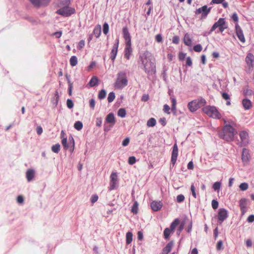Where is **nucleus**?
Returning a JSON list of instances; mask_svg holds the SVG:
<instances>
[{
    "label": "nucleus",
    "mask_w": 254,
    "mask_h": 254,
    "mask_svg": "<svg viewBox=\"0 0 254 254\" xmlns=\"http://www.w3.org/2000/svg\"><path fill=\"white\" fill-rule=\"evenodd\" d=\"M141 66L144 71L149 75L156 72L155 60L152 54L148 51H145L139 57Z\"/></svg>",
    "instance_id": "nucleus-1"
},
{
    "label": "nucleus",
    "mask_w": 254,
    "mask_h": 254,
    "mask_svg": "<svg viewBox=\"0 0 254 254\" xmlns=\"http://www.w3.org/2000/svg\"><path fill=\"white\" fill-rule=\"evenodd\" d=\"M224 124H226L224 126L222 132L221 133V137L227 140L231 141L233 139L234 136L237 133V131L234 127L226 124V121L225 119H223Z\"/></svg>",
    "instance_id": "nucleus-2"
},
{
    "label": "nucleus",
    "mask_w": 254,
    "mask_h": 254,
    "mask_svg": "<svg viewBox=\"0 0 254 254\" xmlns=\"http://www.w3.org/2000/svg\"><path fill=\"white\" fill-rule=\"evenodd\" d=\"M202 111L210 118L215 119H220L222 116L216 107L206 106L202 108Z\"/></svg>",
    "instance_id": "nucleus-3"
},
{
    "label": "nucleus",
    "mask_w": 254,
    "mask_h": 254,
    "mask_svg": "<svg viewBox=\"0 0 254 254\" xmlns=\"http://www.w3.org/2000/svg\"><path fill=\"white\" fill-rule=\"evenodd\" d=\"M116 123L115 115L113 113L108 114L105 118L104 124V130L108 132L113 127Z\"/></svg>",
    "instance_id": "nucleus-4"
},
{
    "label": "nucleus",
    "mask_w": 254,
    "mask_h": 254,
    "mask_svg": "<svg viewBox=\"0 0 254 254\" xmlns=\"http://www.w3.org/2000/svg\"><path fill=\"white\" fill-rule=\"evenodd\" d=\"M127 84V80L125 73L120 72L118 74V77L115 83V87L118 89H122Z\"/></svg>",
    "instance_id": "nucleus-5"
},
{
    "label": "nucleus",
    "mask_w": 254,
    "mask_h": 254,
    "mask_svg": "<svg viewBox=\"0 0 254 254\" xmlns=\"http://www.w3.org/2000/svg\"><path fill=\"white\" fill-rule=\"evenodd\" d=\"M62 144L64 149L68 150L70 152H73L74 149L75 142L73 137L72 136L67 138H64L61 140Z\"/></svg>",
    "instance_id": "nucleus-6"
},
{
    "label": "nucleus",
    "mask_w": 254,
    "mask_h": 254,
    "mask_svg": "<svg viewBox=\"0 0 254 254\" xmlns=\"http://www.w3.org/2000/svg\"><path fill=\"white\" fill-rule=\"evenodd\" d=\"M217 28H219V31L220 32H223L224 30L227 28L224 18H219V20L216 22H215L211 27L210 30V33L212 32Z\"/></svg>",
    "instance_id": "nucleus-7"
},
{
    "label": "nucleus",
    "mask_w": 254,
    "mask_h": 254,
    "mask_svg": "<svg viewBox=\"0 0 254 254\" xmlns=\"http://www.w3.org/2000/svg\"><path fill=\"white\" fill-rule=\"evenodd\" d=\"M205 103V101L204 99L193 100L188 103V107L190 112H194L200 107V104H203Z\"/></svg>",
    "instance_id": "nucleus-8"
},
{
    "label": "nucleus",
    "mask_w": 254,
    "mask_h": 254,
    "mask_svg": "<svg viewBox=\"0 0 254 254\" xmlns=\"http://www.w3.org/2000/svg\"><path fill=\"white\" fill-rule=\"evenodd\" d=\"M118 180L116 173L112 172L110 176V186L108 188L109 190L116 189L118 187Z\"/></svg>",
    "instance_id": "nucleus-9"
},
{
    "label": "nucleus",
    "mask_w": 254,
    "mask_h": 254,
    "mask_svg": "<svg viewBox=\"0 0 254 254\" xmlns=\"http://www.w3.org/2000/svg\"><path fill=\"white\" fill-rule=\"evenodd\" d=\"M211 8V7L208 8V6L205 5L197 9L195 11V13L196 15L201 14V19H204L207 17L210 11Z\"/></svg>",
    "instance_id": "nucleus-10"
},
{
    "label": "nucleus",
    "mask_w": 254,
    "mask_h": 254,
    "mask_svg": "<svg viewBox=\"0 0 254 254\" xmlns=\"http://www.w3.org/2000/svg\"><path fill=\"white\" fill-rule=\"evenodd\" d=\"M74 12L75 10L74 8L68 6H65L59 9L57 12L59 14L67 17L74 13Z\"/></svg>",
    "instance_id": "nucleus-11"
},
{
    "label": "nucleus",
    "mask_w": 254,
    "mask_h": 254,
    "mask_svg": "<svg viewBox=\"0 0 254 254\" xmlns=\"http://www.w3.org/2000/svg\"><path fill=\"white\" fill-rule=\"evenodd\" d=\"M254 61V56L251 53H249L246 58V62L247 65L248 72H251L253 69V63Z\"/></svg>",
    "instance_id": "nucleus-12"
},
{
    "label": "nucleus",
    "mask_w": 254,
    "mask_h": 254,
    "mask_svg": "<svg viewBox=\"0 0 254 254\" xmlns=\"http://www.w3.org/2000/svg\"><path fill=\"white\" fill-rule=\"evenodd\" d=\"M119 44V40L117 39L116 40V43L114 44L112 51L110 53V58L113 62H114L116 59L117 56V54L118 53V49Z\"/></svg>",
    "instance_id": "nucleus-13"
},
{
    "label": "nucleus",
    "mask_w": 254,
    "mask_h": 254,
    "mask_svg": "<svg viewBox=\"0 0 254 254\" xmlns=\"http://www.w3.org/2000/svg\"><path fill=\"white\" fill-rule=\"evenodd\" d=\"M228 217V211L225 208H220L218 210V219L222 222Z\"/></svg>",
    "instance_id": "nucleus-14"
},
{
    "label": "nucleus",
    "mask_w": 254,
    "mask_h": 254,
    "mask_svg": "<svg viewBox=\"0 0 254 254\" xmlns=\"http://www.w3.org/2000/svg\"><path fill=\"white\" fill-rule=\"evenodd\" d=\"M178 155V148L176 143H175L173 147L171 156V163L174 165L176 162Z\"/></svg>",
    "instance_id": "nucleus-15"
},
{
    "label": "nucleus",
    "mask_w": 254,
    "mask_h": 254,
    "mask_svg": "<svg viewBox=\"0 0 254 254\" xmlns=\"http://www.w3.org/2000/svg\"><path fill=\"white\" fill-rule=\"evenodd\" d=\"M235 29L237 36L239 40L242 43H245L246 40L243 31L238 23H237L235 25Z\"/></svg>",
    "instance_id": "nucleus-16"
},
{
    "label": "nucleus",
    "mask_w": 254,
    "mask_h": 254,
    "mask_svg": "<svg viewBox=\"0 0 254 254\" xmlns=\"http://www.w3.org/2000/svg\"><path fill=\"white\" fill-rule=\"evenodd\" d=\"M123 37L125 41V44H131V36L127 27L123 28Z\"/></svg>",
    "instance_id": "nucleus-17"
},
{
    "label": "nucleus",
    "mask_w": 254,
    "mask_h": 254,
    "mask_svg": "<svg viewBox=\"0 0 254 254\" xmlns=\"http://www.w3.org/2000/svg\"><path fill=\"white\" fill-rule=\"evenodd\" d=\"M248 199L245 198H242L239 201V205L242 215H244L247 211Z\"/></svg>",
    "instance_id": "nucleus-18"
},
{
    "label": "nucleus",
    "mask_w": 254,
    "mask_h": 254,
    "mask_svg": "<svg viewBox=\"0 0 254 254\" xmlns=\"http://www.w3.org/2000/svg\"><path fill=\"white\" fill-rule=\"evenodd\" d=\"M35 176V171L32 169H28L26 172V178L28 182L34 180Z\"/></svg>",
    "instance_id": "nucleus-19"
},
{
    "label": "nucleus",
    "mask_w": 254,
    "mask_h": 254,
    "mask_svg": "<svg viewBox=\"0 0 254 254\" xmlns=\"http://www.w3.org/2000/svg\"><path fill=\"white\" fill-rule=\"evenodd\" d=\"M126 47L125 49V57L129 60L132 53V49L131 48V44H125Z\"/></svg>",
    "instance_id": "nucleus-20"
},
{
    "label": "nucleus",
    "mask_w": 254,
    "mask_h": 254,
    "mask_svg": "<svg viewBox=\"0 0 254 254\" xmlns=\"http://www.w3.org/2000/svg\"><path fill=\"white\" fill-rule=\"evenodd\" d=\"M240 137L241 138L242 142L246 144L249 141V134L246 131H242L239 133Z\"/></svg>",
    "instance_id": "nucleus-21"
},
{
    "label": "nucleus",
    "mask_w": 254,
    "mask_h": 254,
    "mask_svg": "<svg viewBox=\"0 0 254 254\" xmlns=\"http://www.w3.org/2000/svg\"><path fill=\"white\" fill-rule=\"evenodd\" d=\"M152 209L154 211H157L160 210L162 207V203L159 201H153L151 204Z\"/></svg>",
    "instance_id": "nucleus-22"
},
{
    "label": "nucleus",
    "mask_w": 254,
    "mask_h": 254,
    "mask_svg": "<svg viewBox=\"0 0 254 254\" xmlns=\"http://www.w3.org/2000/svg\"><path fill=\"white\" fill-rule=\"evenodd\" d=\"M250 159V155L249 153V151L246 149L244 148L242 151V160L244 164L247 163Z\"/></svg>",
    "instance_id": "nucleus-23"
},
{
    "label": "nucleus",
    "mask_w": 254,
    "mask_h": 254,
    "mask_svg": "<svg viewBox=\"0 0 254 254\" xmlns=\"http://www.w3.org/2000/svg\"><path fill=\"white\" fill-rule=\"evenodd\" d=\"M242 104L244 108L246 110H249L252 106L251 101L248 99H243Z\"/></svg>",
    "instance_id": "nucleus-24"
},
{
    "label": "nucleus",
    "mask_w": 254,
    "mask_h": 254,
    "mask_svg": "<svg viewBox=\"0 0 254 254\" xmlns=\"http://www.w3.org/2000/svg\"><path fill=\"white\" fill-rule=\"evenodd\" d=\"M184 42L185 45L188 46H191L192 45V40L190 35L188 33H186L185 35L184 38Z\"/></svg>",
    "instance_id": "nucleus-25"
},
{
    "label": "nucleus",
    "mask_w": 254,
    "mask_h": 254,
    "mask_svg": "<svg viewBox=\"0 0 254 254\" xmlns=\"http://www.w3.org/2000/svg\"><path fill=\"white\" fill-rule=\"evenodd\" d=\"M174 245V243L173 242H170L169 243L167 246L164 248L163 250V254H168L170 253L172 249V247Z\"/></svg>",
    "instance_id": "nucleus-26"
},
{
    "label": "nucleus",
    "mask_w": 254,
    "mask_h": 254,
    "mask_svg": "<svg viewBox=\"0 0 254 254\" xmlns=\"http://www.w3.org/2000/svg\"><path fill=\"white\" fill-rule=\"evenodd\" d=\"M98 82L99 80L97 77L94 76L90 79L88 84L90 87H94L98 85Z\"/></svg>",
    "instance_id": "nucleus-27"
},
{
    "label": "nucleus",
    "mask_w": 254,
    "mask_h": 254,
    "mask_svg": "<svg viewBox=\"0 0 254 254\" xmlns=\"http://www.w3.org/2000/svg\"><path fill=\"white\" fill-rule=\"evenodd\" d=\"M93 33L96 38L99 37L101 33V28L100 25H98L94 28Z\"/></svg>",
    "instance_id": "nucleus-28"
},
{
    "label": "nucleus",
    "mask_w": 254,
    "mask_h": 254,
    "mask_svg": "<svg viewBox=\"0 0 254 254\" xmlns=\"http://www.w3.org/2000/svg\"><path fill=\"white\" fill-rule=\"evenodd\" d=\"M221 187V183L220 182H216L214 183L212 186V188L215 191L219 192Z\"/></svg>",
    "instance_id": "nucleus-29"
},
{
    "label": "nucleus",
    "mask_w": 254,
    "mask_h": 254,
    "mask_svg": "<svg viewBox=\"0 0 254 254\" xmlns=\"http://www.w3.org/2000/svg\"><path fill=\"white\" fill-rule=\"evenodd\" d=\"M156 120L153 118L149 119L147 122V126L148 127H153L156 125Z\"/></svg>",
    "instance_id": "nucleus-30"
},
{
    "label": "nucleus",
    "mask_w": 254,
    "mask_h": 254,
    "mask_svg": "<svg viewBox=\"0 0 254 254\" xmlns=\"http://www.w3.org/2000/svg\"><path fill=\"white\" fill-rule=\"evenodd\" d=\"M173 231L169 228H166L164 231V237L165 239H168L169 238V236L171 233H173Z\"/></svg>",
    "instance_id": "nucleus-31"
},
{
    "label": "nucleus",
    "mask_w": 254,
    "mask_h": 254,
    "mask_svg": "<svg viewBox=\"0 0 254 254\" xmlns=\"http://www.w3.org/2000/svg\"><path fill=\"white\" fill-rule=\"evenodd\" d=\"M132 241V234L130 232H128L126 234V243L127 244H129Z\"/></svg>",
    "instance_id": "nucleus-32"
},
{
    "label": "nucleus",
    "mask_w": 254,
    "mask_h": 254,
    "mask_svg": "<svg viewBox=\"0 0 254 254\" xmlns=\"http://www.w3.org/2000/svg\"><path fill=\"white\" fill-rule=\"evenodd\" d=\"M118 116L121 118H125L127 115V112L124 108H120L118 111Z\"/></svg>",
    "instance_id": "nucleus-33"
},
{
    "label": "nucleus",
    "mask_w": 254,
    "mask_h": 254,
    "mask_svg": "<svg viewBox=\"0 0 254 254\" xmlns=\"http://www.w3.org/2000/svg\"><path fill=\"white\" fill-rule=\"evenodd\" d=\"M59 100V95L58 91H56L55 94V96L52 100V102L56 106L58 105Z\"/></svg>",
    "instance_id": "nucleus-34"
},
{
    "label": "nucleus",
    "mask_w": 254,
    "mask_h": 254,
    "mask_svg": "<svg viewBox=\"0 0 254 254\" xmlns=\"http://www.w3.org/2000/svg\"><path fill=\"white\" fill-rule=\"evenodd\" d=\"M69 62L71 66H75L77 64V59L76 57L74 56H72L70 59Z\"/></svg>",
    "instance_id": "nucleus-35"
},
{
    "label": "nucleus",
    "mask_w": 254,
    "mask_h": 254,
    "mask_svg": "<svg viewBox=\"0 0 254 254\" xmlns=\"http://www.w3.org/2000/svg\"><path fill=\"white\" fill-rule=\"evenodd\" d=\"M106 90L105 89H102L99 92L98 95V98L100 100L104 99L106 96Z\"/></svg>",
    "instance_id": "nucleus-36"
},
{
    "label": "nucleus",
    "mask_w": 254,
    "mask_h": 254,
    "mask_svg": "<svg viewBox=\"0 0 254 254\" xmlns=\"http://www.w3.org/2000/svg\"><path fill=\"white\" fill-rule=\"evenodd\" d=\"M179 224V220L178 219H176L171 224L170 229L174 232L176 227Z\"/></svg>",
    "instance_id": "nucleus-37"
},
{
    "label": "nucleus",
    "mask_w": 254,
    "mask_h": 254,
    "mask_svg": "<svg viewBox=\"0 0 254 254\" xmlns=\"http://www.w3.org/2000/svg\"><path fill=\"white\" fill-rule=\"evenodd\" d=\"M171 101H172V112L175 113L176 112V105H177V101L175 98H171Z\"/></svg>",
    "instance_id": "nucleus-38"
},
{
    "label": "nucleus",
    "mask_w": 254,
    "mask_h": 254,
    "mask_svg": "<svg viewBox=\"0 0 254 254\" xmlns=\"http://www.w3.org/2000/svg\"><path fill=\"white\" fill-rule=\"evenodd\" d=\"M138 204L137 201H135L131 208V212L136 214L138 212Z\"/></svg>",
    "instance_id": "nucleus-39"
},
{
    "label": "nucleus",
    "mask_w": 254,
    "mask_h": 254,
    "mask_svg": "<svg viewBox=\"0 0 254 254\" xmlns=\"http://www.w3.org/2000/svg\"><path fill=\"white\" fill-rule=\"evenodd\" d=\"M60 148H61V146H60V144L57 143V144H56L55 145H53L52 147V150L54 153H58L60 150Z\"/></svg>",
    "instance_id": "nucleus-40"
},
{
    "label": "nucleus",
    "mask_w": 254,
    "mask_h": 254,
    "mask_svg": "<svg viewBox=\"0 0 254 254\" xmlns=\"http://www.w3.org/2000/svg\"><path fill=\"white\" fill-rule=\"evenodd\" d=\"M115 98V94L113 92H110L108 96V101L109 103L112 102Z\"/></svg>",
    "instance_id": "nucleus-41"
},
{
    "label": "nucleus",
    "mask_w": 254,
    "mask_h": 254,
    "mask_svg": "<svg viewBox=\"0 0 254 254\" xmlns=\"http://www.w3.org/2000/svg\"><path fill=\"white\" fill-rule=\"evenodd\" d=\"M74 127L78 130H80L82 128V123L80 121L76 122L74 125Z\"/></svg>",
    "instance_id": "nucleus-42"
},
{
    "label": "nucleus",
    "mask_w": 254,
    "mask_h": 254,
    "mask_svg": "<svg viewBox=\"0 0 254 254\" xmlns=\"http://www.w3.org/2000/svg\"><path fill=\"white\" fill-rule=\"evenodd\" d=\"M249 185L247 183H243L239 186L240 189L242 191H245L248 189Z\"/></svg>",
    "instance_id": "nucleus-43"
},
{
    "label": "nucleus",
    "mask_w": 254,
    "mask_h": 254,
    "mask_svg": "<svg viewBox=\"0 0 254 254\" xmlns=\"http://www.w3.org/2000/svg\"><path fill=\"white\" fill-rule=\"evenodd\" d=\"M109 29V25L108 24V23L106 22L104 23L103 25V33L105 35H106L108 33Z\"/></svg>",
    "instance_id": "nucleus-44"
},
{
    "label": "nucleus",
    "mask_w": 254,
    "mask_h": 254,
    "mask_svg": "<svg viewBox=\"0 0 254 254\" xmlns=\"http://www.w3.org/2000/svg\"><path fill=\"white\" fill-rule=\"evenodd\" d=\"M30 2L35 6H42V3L41 0H29Z\"/></svg>",
    "instance_id": "nucleus-45"
},
{
    "label": "nucleus",
    "mask_w": 254,
    "mask_h": 254,
    "mask_svg": "<svg viewBox=\"0 0 254 254\" xmlns=\"http://www.w3.org/2000/svg\"><path fill=\"white\" fill-rule=\"evenodd\" d=\"M136 158L134 156H130L128 158V163L130 165H133L136 162Z\"/></svg>",
    "instance_id": "nucleus-46"
},
{
    "label": "nucleus",
    "mask_w": 254,
    "mask_h": 254,
    "mask_svg": "<svg viewBox=\"0 0 254 254\" xmlns=\"http://www.w3.org/2000/svg\"><path fill=\"white\" fill-rule=\"evenodd\" d=\"M216 249L218 251H220L223 250V242L221 240H220L218 242L216 245Z\"/></svg>",
    "instance_id": "nucleus-47"
},
{
    "label": "nucleus",
    "mask_w": 254,
    "mask_h": 254,
    "mask_svg": "<svg viewBox=\"0 0 254 254\" xmlns=\"http://www.w3.org/2000/svg\"><path fill=\"white\" fill-rule=\"evenodd\" d=\"M202 47L200 44H197L194 46L193 50L196 52H200L202 50Z\"/></svg>",
    "instance_id": "nucleus-48"
},
{
    "label": "nucleus",
    "mask_w": 254,
    "mask_h": 254,
    "mask_svg": "<svg viewBox=\"0 0 254 254\" xmlns=\"http://www.w3.org/2000/svg\"><path fill=\"white\" fill-rule=\"evenodd\" d=\"M66 105L69 109H71L73 107V103L72 101L69 99L67 100Z\"/></svg>",
    "instance_id": "nucleus-49"
},
{
    "label": "nucleus",
    "mask_w": 254,
    "mask_h": 254,
    "mask_svg": "<svg viewBox=\"0 0 254 254\" xmlns=\"http://www.w3.org/2000/svg\"><path fill=\"white\" fill-rule=\"evenodd\" d=\"M211 204L212 207L214 209H217L218 207V202L216 200H212Z\"/></svg>",
    "instance_id": "nucleus-50"
},
{
    "label": "nucleus",
    "mask_w": 254,
    "mask_h": 254,
    "mask_svg": "<svg viewBox=\"0 0 254 254\" xmlns=\"http://www.w3.org/2000/svg\"><path fill=\"white\" fill-rule=\"evenodd\" d=\"M102 124V119L101 117L97 118L96 120V125L97 127H100Z\"/></svg>",
    "instance_id": "nucleus-51"
},
{
    "label": "nucleus",
    "mask_w": 254,
    "mask_h": 254,
    "mask_svg": "<svg viewBox=\"0 0 254 254\" xmlns=\"http://www.w3.org/2000/svg\"><path fill=\"white\" fill-rule=\"evenodd\" d=\"M185 199V196L183 194H179L177 196V201L178 202H183Z\"/></svg>",
    "instance_id": "nucleus-52"
},
{
    "label": "nucleus",
    "mask_w": 254,
    "mask_h": 254,
    "mask_svg": "<svg viewBox=\"0 0 254 254\" xmlns=\"http://www.w3.org/2000/svg\"><path fill=\"white\" fill-rule=\"evenodd\" d=\"M155 40L158 43H161L163 41L162 36L161 34H157L155 36Z\"/></svg>",
    "instance_id": "nucleus-53"
},
{
    "label": "nucleus",
    "mask_w": 254,
    "mask_h": 254,
    "mask_svg": "<svg viewBox=\"0 0 254 254\" xmlns=\"http://www.w3.org/2000/svg\"><path fill=\"white\" fill-rule=\"evenodd\" d=\"M170 108L169 106H168L167 104H165L164 105L163 111L164 112H165L166 113H167L168 114H170Z\"/></svg>",
    "instance_id": "nucleus-54"
},
{
    "label": "nucleus",
    "mask_w": 254,
    "mask_h": 254,
    "mask_svg": "<svg viewBox=\"0 0 254 254\" xmlns=\"http://www.w3.org/2000/svg\"><path fill=\"white\" fill-rule=\"evenodd\" d=\"M98 196L97 195H96V194L93 195L91 198V202L92 203H94L95 202H96L98 200Z\"/></svg>",
    "instance_id": "nucleus-55"
},
{
    "label": "nucleus",
    "mask_w": 254,
    "mask_h": 254,
    "mask_svg": "<svg viewBox=\"0 0 254 254\" xmlns=\"http://www.w3.org/2000/svg\"><path fill=\"white\" fill-rule=\"evenodd\" d=\"M190 190L194 198H196V193L195 192V187L193 185H191Z\"/></svg>",
    "instance_id": "nucleus-56"
},
{
    "label": "nucleus",
    "mask_w": 254,
    "mask_h": 254,
    "mask_svg": "<svg viewBox=\"0 0 254 254\" xmlns=\"http://www.w3.org/2000/svg\"><path fill=\"white\" fill-rule=\"evenodd\" d=\"M85 45V42L84 40H81L79 42L77 48L79 49H82Z\"/></svg>",
    "instance_id": "nucleus-57"
},
{
    "label": "nucleus",
    "mask_w": 254,
    "mask_h": 254,
    "mask_svg": "<svg viewBox=\"0 0 254 254\" xmlns=\"http://www.w3.org/2000/svg\"><path fill=\"white\" fill-rule=\"evenodd\" d=\"M89 105L91 108L94 109L95 106V101L94 99H91L89 101Z\"/></svg>",
    "instance_id": "nucleus-58"
},
{
    "label": "nucleus",
    "mask_w": 254,
    "mask_h": 254,
    "mask_svg": "<svg viewBox=\"0 0 254 254\" xmlns=\"http://www.w3.org/2000/svg\"><path fill=\"white\" fill-rule=\"evenodd\" d=\"M129 142V138L128 137L126 138L122 142V145L123 146H127Z\"/></svg>",
    "instance_id": "nucleus-59"
},
{
    "label": "nucleus",
    "mask_w": 254,
    "mask_h": 254,
    "mask_svg": "<svg viewBox=\"0 0 254 254\" xmlns=\"http://www.w3.org/2000/svg\"><path fill=\"white\" fill-rule=\"evenodd\" d=\"M17 201L18 203L22 204L24 201L23 197L22 195H19L17 197Z\"/></svg>",
    "instance_id": "nucleus-60"
},
{
    "label": "nucleus",
    "mask_w": 254,
    "mask_h": 254,
    "mask_svg": "<svg viewBox=\"0 0 254 254\" xmlns=\"http://www.w3.org/2000/svg\"><path fill=\"white\" fill-rule=\"evenodd\" d=\"M222 97L223 98V99H224L226 100H230L229 95H228V94H227L226 92H223L222 94Z\"/></svg>",
    "instance_id": "nucleus-61"
},
{
    "label": "nucleus",
    "mask_w": 254,
    "mask_h": 254,
    "mask_svg": "<svg viewBox=\"0 0 254 254\" xmlns=\"http://www.w3.org/2000/svg\"><path fill=\"white\" fill-rule=\"evenodd\" d=\"M244 93L246 96H249L252 95L253 94V92L252 90L250 89H247L245 91Z\"/></svg>",
    "instance_id": "nucleus-62"
},
{
    "label": "nucleus",
    "mask_w": 254,
    "mask_h": 254,
    "mask_svg": "<svg viewBox=\"0 0 254 254\" xmlns=\"http://www.w3.org/2000/svg\"><path fill=\"white\" fill-rule=\"evenodd\" d=\"M159 122L163 126L166 125V120L165 118H160Z\"/></svg>",
    "instance_id": "nucleus-63"
},
{
    "label": "nucleus",
    "mask_w": 254,
    "mask_h": 254,
    "mask_svg": "<svg viewBox=\"0 0 254 254\" xmlns=\"http://www.w3.org/2000/svg\"><path fill=\"white\" fill-rule=\"evenodd\" d=\"M247 221L250 223L253 222L254 221V215H250L247 219Z\"/></svg>",
    "instance_id": "nucleus-64"
}]
</instances>
